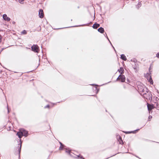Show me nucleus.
<instances>
[{"label": "nucleus", "mask_w": 159, "mask_h": 159, "mask_svg": "<svg viewBox=\"0 0 159 159\" xmlns=\"http://www.w3.org/2000/svg\"><path fill=\"white\" fill-rule=\"evenodd\" d=\"M16 135H17L20 139V143L19 144L20 145V146L18 148V154L20 157L22 144L20 138L23 136H24L25 137L27 136H28V132L24 129H22L20 130V131L17 133Z\"/></svg>", "instance_id": "obj_1"}, {"label": "nucleus", "mask_w": 159, "mask_h": 159, "mask_svg": "<svg viewBox=\"0 0 159 159\" xmlns=\"http://www.w3.org/2000/svg\"><path fill=\"white\" fill-rule=\"evenodd\" d=\"M138 88L139 92L141 95H144L148 93V89L145 86L143 85V84H141L140 85H138Z\"/></svg>", "instance_id": "obj_2"}, {"label": "nucleus", "mask_w": 159, "mask_h": 159, "mask_svg": "<svg viewBox=\"0 0 159 159\" xmlns=\"http://www.w3.org/2000/svg\"><path fill=\"white\" fill-rule=\"evenodd\" d=\"M31 49L35 52L38 53L39 51V47L37 45H33L31 47Z\"/></svg>", "instance_id": "obj_3"}, {"label": "nucleus", "mask_w": 159, "mask_h": 159, "mask_svg": "<svg viewBox=\"0 0 159 159\" xmlns=\"http://www.w3.org/2000/svg\"><path fill=\"white\" fill-rule=\"evenodd\" d=\"M145 77L147 78V79L150 82L151 84H153V81L152 80L151 75L149 73H147L145 75Z\"/></svg>", "instance_id": "obj_4"}, {"label": "nucleus", "mask_w": 159, "mask_h": 159, "mask_svg": "<svg viewBox=\"0 0 159 159\" xmlns=\"http://www.w3.org/2000/svg\"><path fill=\"white\" fill-rule=\"evenodd\" d=\"M120 80L122 82H124L125 80V77L124 75H120L116 79L117 80Z\"/></svg>", "instance_id": "obj_5"}, {"label": "nucleus", "mask_w": 159, "mask_h": 159, "mask_svg": "<svg viewBox=\"0 0 159 159\" xmlns=\"http://www.w3.org/2000/svg\"><path fill=\"white\" fill-rule=\"evenodd\" d=\"M2 18L4 20L7 21H9L11 20V19L7 16L6 14H4L2 15Z\"/></svg>", "instance_id": "obj_6"}, {"label": "nucleus", "mask_w": 159, "mask_h": 159, "mask_svg": "<svg viewBox=\"0 0 159 159\" xmlns=\"http://www.w3.org/2000/svg\"><path fill=\"white\" fill-rule=\"evenodd\" d=\"M43 10L41 9L39 11V16L40 18H42L43 17Z\"/></svg>", "instance_id": "obj_7"}, {"label": "nucleus", "mask_w": 159, "mask_h": 159, "mask_svg": "<svg viewBox=\"0 0 159 159\" xmlns=\"http://www.w3.org/2000/svg\"><path fill=\"white\" fill-rule=\"evenodd\" d=\"M147 107L148 110L149 111V113H150V111L154 108V106L153 105H151L148 103L147 104Z\"/></svg>", "instance_id": "obj_8"}, {"label": "nucleus", "mask_w": 159, "mask_h": 159, "mask_svg": "<svg viewBox=\"0 0 159 159\" xmlns=\"http://www.w3.org/2000/svg\"><path fill=\"white\" fill-rule=\"evenodd\" d=\"M118 71L121 74H122L124 73V70L123 67H120V68L118 70Z\"/></svg>", "instance_id": "obj_9"}, {"label": "nucleus", "mask_w": 159, "mask_h": 159, "mask_svg": "<svg viewBox=\"0 0 159 159\" xmlns=\"http://www.w3.org/2000/svg\"><path fill=\"white\" fill-rule=\"evenodd\" d=\"M100 26V25L97 23H95L93 24V27L94 29H96Z\"/></svg>", "instance_id": "obj_10"}, {"label": "nucleus", "mask_w": 159, "mask_h": 159, "mask_svg": "<svg viewBox=\"0 0 159 159\" xmlns=\"http://www.w3.org/2000/svg\"><path fill=\"white\" fill-rule=\"evenodd\" d=\"M98 31L100 33H102L104 32V30L103 28L101 27L98 29Z\"/></svg>", "instance_id": "obj_11"}, {"label": "nucleus", "mask_w": 159, "mask_h": 159, "mask_svg": "<svg viewBox=\"0 0 159 159\" xmlns=\"http://www.w3.org/2000/svg\"><path fill=\"white\" fill-rule=\"evenodd\" d=\"M118 141L119 143L120 144H122L123 143V141L121 139V138L120 136H118Z\"/></svg>", "instance_id": "obj_12"}, {"label": "nucleus", "mask_w": 159, "mask_h": 159, "mask_svg": "<svg viewBox=\"0 0 159 159\" xmlns=\"http://www.w3.org/2000/svg\"><path fill=\"white\" fill-rule=\"evenodd\" d=\"M120 58L124 61H126V58L124 54L121 55Z\"/></svg>", "instance_id": "obj_13"}, {"label": "nucleus", "mask_w": 159, "mask_h": 159, "mask_svg": "<svg viewBox=\"0 0 159 159\" xmlns=\"http://www.w3.org/2000/svg\"><path fill=\"white\" fill-rule=\"evenodd\" d=\"M21 34H27V32L25 30H24L21 32Z\"/></svg>", "instance_id": "obj_14"}, {"label": "nucleus", "mask_w": 159, "mask_h": 159, "mask_svg": "<svg viewBox=\"0 0 159 159\" xmlns=\"http://www.w3.org/2000/svg\"><path fill=\"white\" fill-rule=\"evenodd\" d=\"M60 143L61 144V146L59 147V150H61L62 149V147H63L64 146V145L62 144L60 142Z\"/></svg>", "instance_id": "obj_15"}, {"label": "nucleus", "mask_w": 159, "mask_h": 159, "mask_svg": "<svg viewBox=\"0 0 159 159\" xmlns=\"http://www.w3.org/2000/svg\"><path fill=\"white\" fill-rule=\"evenodd\" d=\"M66 152L68 153L69 154H70V150L66 149Z\"/></svg>", "instance_id": "obj_16"}, {"label": "nucleus", "mask_w": 159, "mask_h": 159, "mask_svg": "<svg viewBox=\"0 0 159 159\" xmlns=\"http://www.w3.org/2000/svg\"><path fill=\"white\" fill-rule=\"evenodd\" d=\"M24 1V0H18L19 2L21 4L23 3Z\"/></svg>", "instance_id": "obj_17"}, {"label": "nucleus", "mask_w": 159, "mask_h": 159, "mask_svg": "<svg viewBox=\"0 0 159 159\" xmlns=\"http://www.w3.org/2000/svg\"><path fill=\"white\" fill-rule=\"evenodd\" d=\"M152 116H149L148 117V120H150L152 118Z\"/></svg>", "instance_id": "obj_18"}, {"label": "nucleus", "mask_w": 159, "mask_h": 159, "mask_svg": "<svg viewBox=\"0 0 159 159\" xmlns=\"http://www.w3.org/2000/svg\"><path fill=\"white\" fill-rule=\"evenodd\" d=\"M2 41V37L1 35L0 34V43Z\"/></svg>", "instance_id": "obj_19"}, {"label": "nucleus", "mask_w": 159, "mask_h": 159, "mask_svg": "<svg viewBox=\"0 0 159 159\" xmlns=\"http://www.w3.org/2000/svg\"><path fill=\"white\" fill-rule=\"evenodd\" d=\"M49 105H47V106H46L44 108H49Z\"/></svg>", "instance_id": "obj_20"}, {"label": "nucleus", "mask_w": 159, "mask_h": 159, "mask_svg": "<svg viewBox=\"0 0 159 159\" xmlns=\"http://www.w3.org/2000/svg\"><path fill=\"white\" fill-rule=\"evenodd\" d=\"M156 57L158 58H159V53L157 54Z\"/></svg>", "instance_id": "obj_21"}, {"label": "nucleus", "mask_w": 159, "mask_h": 159, "mask_svg": "<svg viewBox=\"0 0 159 159\" xmlns=\"http://www.w3.org/2000/svg\"><path fill=\"white\" fill-rule=\"evenodd\" d=\"M135 131H131L130 132H129L128 133H135Z\"/></svg>", "instance_id": "obj_22"}, {"label": "nucleus", "mask_w": 159, "mask_h": 159, "mask_svg": "<svg viewBox=\"0 0 159 159\" xmlns=\"http://www.w3.org/2000/svg\"><path fill=\"white\" fill-rule=\"evenodd\" d=\"M78 157H79V158H82V156H81V157H80V156H78Z\"/></svg>", "instance_id": "obj_23"}, {"label": "nucleus", "mask_w": 159, "mask_h": 159, "mask_svg": "<svg viewBox=\"0 0 159 159\" xmlns=\"http://www.w3.org/2000/svg\"><path fill=\"white\" fill-rule=\"evenodd\" d=\"M84 25H88V24Z\"/></svg>", "instance_id": "obj_24"}, {"label": "nucleus", "mask_w": 159, "mask_h": 159, "mask_svg": "<svg viewBox=\"0 0 159 159\" xmlns=\"http://www.w3.org/2000/svg\"><path fill=\"white\" fill-rule=\"evenodd\" d=\"M7 108H8V107H7ZM8 112H9V109H8Z\"/></svg>", "instance_id": "obj_25"}, {"label": "nucleus", "mask_w": 159, "mask_h": 159, "mask_svg": "<svg viewBox=\"0 0 159 159\" xmlns=\"http://www.w3.org/2000/svg\"><path fill=\"white\" fill-rule=\"evenodd\" d=\"M127 81L128 82H129V80L128 79H127Z\"/></svg>", "instance_id": "obj_26"}, {"label": "nucleus", "mask_w": 159, "mask_h": 159, "mask_svg": "<svg viewBox=\"0 0 159 159\" xmlns=\"http://www.w3.org/2000/svg\"><path fill=\"white\" fill-rule=\"evenodd\" d=\"M95 89H97V87H95Z\"/></svg>", "instance_id": "obj_27"}, {"label": "nucleus", "mask_w": 159, "mask_h": 159, "mask_svg": "<svg viewBox=\"0 0 159 159\" xmlns=\"http://www.w3.org/2000/svg\"><path fill=\"white\" fill-rule=\"evenodd\" d=\"M108 40H109V42H110V43H111V42H110V40H109V39H108Z\"/></svg>", "instance_id": "obj_28"}, {"label": "nucleus", "mask_w": 159, "mask_h": 159, "mask_svg": "<svg viewBox=\"0 0 159 159\" xmlns=\"http://www.w3.org/2000/svg\"><path fill=\"white\" fill-rule=\"evenodd\" d=\"M108 40H109V42H110V43H111V42H110V40H109V39H108Z\"/></svg>", "instance_id": "obj_29"}, {"label": "nucleus", "mask_w": 159, "mask_h": 159, "mask_svg": "<svg viewBox=\"0 0 159 159\" xmlns=\"http://www.w3.org/2000/svg\"><path fill=\"white\" fill-rule=\"evenodd\" d=\"M108 40H109V42H110V43H111V42H110V40H109V39H108Z\"/></svg>", "instance_id": "obj_30"}]
</instances>
